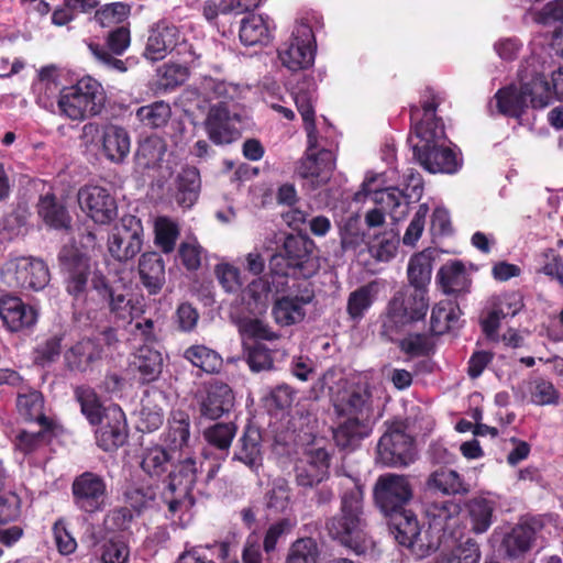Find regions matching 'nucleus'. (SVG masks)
I'll return each mask as SVG.
<instances>
[{"instance_id":"nucleus-56","label":"nucleus","mask_w":563,"mask_h":563,"mask_svg":"<svg viewBox=\"0 0 563 563\" xmlns=\"http://www.w3.org/2000/svg\"><path fill=\"white\" fill-rule=\"evenodd\" d=\"M189 417L185 412H176L169 421V430L166 441L174 448H183L187 444L190 435Z\"/></svg>"},{"instance_id":"nucleus-48","label":"nucleus","mask_w":563,"mask_h":563,"mask_svg":"<svg viewBox=\"0 0 563 563\" xmlns=\"http://www.w3.org/2000/svg\"><path fill=\"white\" fill-rule=\"evenodd\" d=\"M374 181L375 178L371 177L363 183L364 192L366 195L373 194L374 202L377 203L385 212L393 214L396 208L400 206L401 198L406 197L405 192L397 187H388L384 189L374 188Z\"/></svg>"},{"instance_id":"nucleus-26","label":"nucleus","mask_w":563,"mask_h":563,"mask_svg":"<svg viewBox=\"0 0 563 563\" xmlns=\"http://www.w3.org/2000/svg\"><path fill=\"white\" fill-rule=\"evenodd\" d=\"M38 427L40 430L36 432L19 429L12 440L14 450L27 455L47 445L53 437L58 435V424H38Z\"/></svg>"},{"instance_id":"nucleus-39","label":"nucleus","mask_w":563,"mask_h":563,"mask_svg":"<svg viewBox=\"0 0 563 563\" xmlns=\"http://www.w3.org/2000/svg\"><path fill=\"white\" fill-rule=\"evenodd\" d=\"M366 417H351L344 421L335 431V443L343 448H354L361 439L368 434Z\"/></svg>"},{"instance_id":"nucleus-44","label":"nucleus","mask_w":563,"mask_h":563,"mask_svg":"<svg viewBox=\"0 0 563 563\" xmlns=\"http://www.w3.org/2000/svg\"><path fill=\"white\" fill-rule=\"evenodd\" d=\"M240 40L246 46L266 44L269 41V29L261 15L244 18L240 27Z\"/></svg>"},{"instance_id":"nucleus-64","label":"nucleus","mask_w":563,"mask_h":563,"mask_svg":"<svg viewBox=\"0 0 563 563\" xmlns=\"http://www.w3.org/2000/svg\"><path fill=\"white\" fill-rule=\"evenodd\" d=\"M439 545V538L428 529L423 532L420 530L419 534L413 538L412 543L408 544L407 548L410 549L417 558L421 559L434 552Z\"/></svg>"},{"instance_id":"nucleus-35","label":"nucleus","mask_w":563,"mask_h":563,"mask_svg":"<svg viewBox=\"0 0 563 563\" xmlns=\"http://www.w3.org/2000/svg\"><path fill=\"white\" fill-rule=\"evenodd\" d=\"M471 530L481 534L493 523L494 503L483 497H474L466 504Z\"/></svg>"},{"instance_id":"nucleus-43","label":"nucleus","mask_w":563,"mask_h":563,"mask_svg":"<svg viewBox=\"0 0 563 563\" xmlns=\"http://www.w3.org/2000/svg\"><path fill=\"white\" fill-rule=\"evenodd\" d=\"M136 119L147 129L164 128L172 117L169 103L161 100L140 107L135 112Z\"/></svg>"},{"instance_id":"nucleus-51","label":"nucleus","mask_w":563,"mask_h":563,"mask_svg":"<svg viewBox=\"0 0 563 563\" xmlns=\"http://www.w3.org/2000/svg\"><path fill=\"white\" fill-rule=\"evenodd\" d=\"M481 550L478 543L467 538L453 549L441 554V563H478Z\"/></svg>"},{"instance_id":"nucleus-36","label":"nucleus","mask_w":563,"mask_h":563,"mask_svg":"<svg viewBox=\"0 0 563 563\" xmlns=\"http://www.w3.org/2000/svg\"><path fill=\"white\" fill-rule=\"evenodd\" d=\"M536 530L531 525H517L503 540V549L510 558H517L530 550Z\"/></svg>"},{"instance_id":"nucleus-57","label":"nucleus","mask_w":563,"mask_h":563,"mask_svg":"<svg viewBox=\"0 0 563 563\" xmlns=\"http://www.w3.org/2000/svg\"><path fill=\"white\" fill-rule=\"evenodd\" d=\"M266 506L276 514L286 512L290 507V489L284 479L274 482L266 494Z\"/></svg>"},{"instance_id":"nucleus-54","label":"nucleus","mask_w":563,"mask_h":563,"mask_svg":"<svg viewBox=\"0 0 563 563\" xmlns=\"http://www.w3.org/2000/svg\"><path fill=\"white\" fill-rule=\"evenodd\" d=\"M236 427L232 422L216 423L203 431L205 440L219 450H228L235 435Z\"/></svg>"},{"instance_id":"nucleus-7","label":"nucleus","mask_w":563,"mask_h":563,"mask_svg":"<svg viewBox=\"0 0 563 563\" xmlns=\"http://www.w3.org/2000/svg\"><path fill=\"white\" fill-rule=\"evenodd\" d=\"M143 227L133 216H124L111 229L108 236V251L119 262L134 258L142 250Z\"/></svg>"},{"instance_id":"nucleus-15","label":"nucleus","mask_w":563,"mask_h":563,"mask_svg":"<svg viewBox=\"0 0 563 563\" xmlns=\"http://www.w3.org/2000/svg\"><path fill=\"white\" fill-rule=\"evenodd\" d=\"M201 416L208 419H219L229 412L234 405V396L225 383L210 380L203 383L195 394Z\"/></svg>"},{"instance_id":"nucleus-3","label":"nucleus","mask_w":563,"mask_h":563,"mask_svg":"<svg viewBox=\"0 0 563 563\" xmlns=\"http://www.w3.org/2000/svg\"><path fill=\"white\" fill-rule=\"evenodd\" d=\"M427 290L405 287L389 300L382 324V334L393 340L407 324L422 319L429 307Z\"/></svg>"},{"instance_id":"nucleus-61","label":"nucleus","mask_w":563,"mask_h":563,"mask_svg":"<svg viewBox=\"0 0 563 563\" xmlns=\"http://www.w3.org/2000/svg\"><path fill=\"white\" fill-rule=\"evenodd\" d=\"M22 500L14 492L0 493V525L15 521L21 516Z\"/></svg>"},{"instance_id":"nucleus-18","label":"nucleus","mask_w":563,"mask_h":563,"mask_svg":"<svg viewBox=\"0 0 563 563\" xmlns=\"http://www.w3.org/2000/svg\"><path fill=\"white\" fill-rule=\"evenodd\" d=\"M240 118L231 114L223 103L211 106L205 121L209 139L216 144H229L240 137Z\"/></svg>"},{"instance_id":"nucleus-28","label":"nucleus","mask_w":563,"mask_h":563,"mask_svg":"<svg viewBox=\"0 0 563 563\" xmlns=\"http://www.w3.org/2000/svg\"><path fill=\"white\" fill-rule=\"evenodd\" d=\"M163 364L162 353L148 344L140 346L133 360V366L143 383L156 380L162 373Z\"/></svg>"},{"instance_id":"nucleus-60","label":"nucleus","mask_w":563,"mask_h":563,"mask_svg":"<svg viewBox=\"0 0 563 563\" xmlns=\"http://www.w3.org/2000/svg\"><path fill=\"white\" fill-rule=\"evenodd\" d=\"M245 360L251 371L254 373L269 371L274 365L271 351L262 344L247 347Z\"/></svg>"},{"instance_id":"nucleus-20","label":"nucleus","mask_w":563,"mask_h":563,"mask_svg":"<svg viewBox=\"0 0 563 563\" xmlns=\"http://www.w3.org/2000/svg\"><path fill=\"white\" fill-rule=\"evenodd\" d=\"M104 420L97 432V443L104 451L117 450L128 437L124 412L118 406H111L106 409Z\"/></svg>"},{"instance_id":"nucleus-2","label":"nucleus","mask_w":563,"mask_h":563,"mask_svg":"<svg viewBox=\"0 0 563 563\" xmlns=\"http://www.w3.org/2000/svg\"><path fill=\"white\" fill-rule=\"evenodd\" d=\"M81 245L85 249L84 252L73 253V286L75 289L82 290L87 282L90 280L92 288L109 300L111 312L123 320L131 318L133 310L131 299L123 294H115L106 283L104 276L98 272L96 262L91 260L89 251L95 250L96 235L88 232L84 236Z\"/></svg>"},{"instance_id":"nucleus-59","label":"nucleus","mask_w":563,"mask_h":563,"mask_svg":"<svg viewBox=\"0 0 563 563\" xmlns=\"http://www.w3.org/2000/svg\"><path fill=\"white\" fill-rule=\"evenodd\" d=\"M371 391L366 385L356 386L346 399V410L356 417L368 418Z\"/></svg>"},{"instance_id":"nucleus-5","label":"nucleus","mask_w":563,"mask_h":563,"mask_svg":"<svg viewBox=\"0 0 563 563\" xmlns=\"http://www.w3.org/2000/svg\"><path fill=\"white\" fill-rule=\"evenodd\" d=\"M2 274L9 277V285L21 290L40 291L49 283L47 265L34 257H15L8 260Z\"/></svg>"},{"instance_id":"nucleus-41","label":"nucleus","mask_w":563,"mask_h":563,"mask_svg":"<svg viewBox=\"0 0 563 563\" xmlns=\"http://www.w3.org/2000/svg\"><path fill=\"white\" fill-rule=\"evenodd\" d=\"M284 254H275L272 256L271 265L277 266L285 258L288 266L302 268L309 258L306 242L294 235H286L283 244Z\"/></svg>"},{"instance_id":"nucleus-46","label":"nucleus","mask_w":563,"mask_h":563,"mask_svg":"<svg viewBox=\"0 0 563 563\" xmlns=\"http://www.w3.org/2000/svg\"><path fill=\"white\" fill-rule=\"evenodd\" d=\"M432 272V255L429 250H424L413 255L408 265V279L410 286L426 289L430 283Z\"/></svg>"},{"instance_id":"nucleus-63","label":"nucleus","mask_w":563,"mask_h":563,"mask_svg":"<svg viewBox=\"0 0 563 563\" xmlns=\"http://www.w3.org/2000/svg\"><path fill=\"white\" fill-rule=\"evenodd\" d=\"M429 212V207L422 203L418 207L413 218L411 219L402 238V243L407 246H415L420 239L426 224V218Z\"/></svg>"},{"instance_id":"nucleus-29","label":"nucleus","mask_w":563,"mask_h":563,"mask_svg":"<svg viewBox=\"0 0 563 563\" xmlns=\"http://www.w3.org/2000/svg\"><path fill=\"white\" fill-rule=\"evenodd\" d=\"M139 273L143 285L152 294L158 292L165 283V264L156 253H145L141 256Z\"/></svg>"},{"instance_id":"nucleus-32","label":"nucleus","mask_w":563,"mask_h":563,"mask_svg":"<svg viewBox=\"0 0 563 563\" xmlns=\"http://www.w3.org/2000/svg\"><path fill=\"white\" fill-rule=\"evenodd\" d=\"M427 486L429 489L444 495L467 494L470 487L460 474L451 468L441 467L430 474Z\"/></svg>"},{"instance_id":"nucleus-22","label":"nucleus","mask_w":563,"mask_h":563,"mask_svg":"<svg viewBox=\"0 0 563 563\" xmlns=\"http://www.w3.org/2000/svg\"><path fill=\"white\" fill-rule=\"evenodd\" d=\"M16 395V411L19 417L29 423L58 424L54 419L45 415V398L34 388L21 385Z\"/></svg>"},{"instance_id":"nucleus-47","label":"nucleus","mask_w":563,"mask_h":563,"mask_svg":"<svg viewBox=\"0 0 563 563\" xmlns=\"http://www.w3.org/2000/svg\"><path fill=\"white\" fill-rule=\"evenodd\" d=\"M65 335V332H56L40 342L33 350L34 364L45 367L56 362L62 354Z\"/></svg>"},{"instance_id":"nucleus-55","label":"nucleus","mask_w":563,"mask_h":563,"mask_svg":"<svg viewBox=\"0 0 563 563\" xmlns=\"http://www.w3.org/2000/svg\"><path fill=\"white\" fill-rule=\"evenodd\" d=\"M131 13V7L123 2H113L104 4L95 13V20L101 26H109L111 24H119L126 20Z\"/></svg>"},{"instance_id":"nucleus-13","label":"nucleus","mask_w":563,"mask_h":563,"mask_svg":"<svg viewBox=\"0 0 563 563\" xmlns=\"http://www.w3.org/2000/svg\"><path fill=\"white\" fill-rule=\"evenodd\" d=\"M0 319L9 332H26L35 327L38 312L19 296L3 292L0 296Z\"/></svg>"},{"instance_id":"nucleus-12","label":"nucleus","mask_w":563,"mask_h":563,"mask_svg":"<svg viewBox=\"0 0 563 563\" xmlns=\"http://www.w3.org/2000/svg\"><path fill=\"white\" fill-rule=\"evenodd\" d=\"M412 488L405 475L385 474L378 477L374 487V498L386 516L400 512L411 499Z\"/></svg>"},{"instance_id":"nucleus-40","label":"nucleus","mask_w":563,"mask_h":563,"mask_svg":"<svg viewBox=\"0 0 563 563\" xmlns=\"http://www.w3.org/2000/svg\"><path fill=\"white\" fill-rule=\"evenodd\" d=\"M175 466L170 454L163 446L147 448L142 455L141 467L151 477H161L167 472L169 474Z\"/></svg>"},{"instance_id":"nucleus-30","label":"nucleus","mask_w":563,"mask_h":563,"mask_svg":"<svg viewBox=\"0 0 563 563\" xmlns=\"http://www.w3.org/2000/svg\"><path fill=\"white\" fill-rule=\"evenodd\" d=\"M37 213L44 223L54 229H68L69 216L65 205L60 203L54 194L40 197Z\"/></svg>"},{"instance_id":"nucleus-11","label":"nucleus","mask_w":563,"mask_h":563,"mask_svg":"<svg viewBox=\"0 0 563 563\" xmlns=\"http://www.w3.org/2000/svg\"><path fill=\"white\" fill-rule=\"evenodd\" d=\"M40 81L44 86L37 97V104L47 111L65 118L70 117V87L62 81V73L51 65L40 70Z\"/></svg>"},{"instance_id":"nucleus-1","label":"nucleus","mask_w":563,"mask_h":563,"mask_svg":"<svg viewBox=\"0 0 563 563\" xmlns=\"http://www.w3.org/2000/svg\"><path fill=\"white\" fill-rule=\"evenodd\" d=\"M341 486L344 490L340 497V510L327 521L325 528L342 545L364 553L372 545V540L367 533L363 487L352 477H345Z\"/></svg>"},{"instance_id":"nucleus-62","label":"nucleus","mask_w":563,"mask_h":563,"mask_svg":"<svg viewBox=\"0 0 563 563\" xmlns=\"http://www.w3.org/2000/svg\"><path fill=\"white\" fill-rule=\"evenodd\" d=\"M178 256L186 269L197 271L201 266L203 249L196 240L185 241L178 247Z\"/></svg>"},{"instance_id":"nucleus-17","label":"nucleus","mask_w":563,"mask_h":563,"mask_svg":"<svg viewBox=\"0 0 563 563\" xmlns=\"http://www.w3.org/2000/svg\"><path fill=\"white\" fill-rule=\"evenodd\" d=\"M73 495L79 508L93 512L104 505L107 485L102 476L85 472L73 482Z\"/></svg>"},{"instance_id":"nucleus-24","label":"nucleus","mask_w":563,"mask_h":563,"mask_svg":"<svg viewBox=\"0 0 563 563\" xmlns=\"http://www.w3.org/2000/svg\"><path fill=\"white\" fill-rule=\"evenodd\" d=\"M178 29L166 22H157L150 31L144 56L153 62L163 59L177 44Z\"/></svg>"},{"instance_id":"nucleus-53","label":"nucleus","mask_w":563,"mask_h":563,"mask_svg":"<svg viewBox=\"0 0 563 563\" xmlns=\"http://www.w3.org/2000/svg\"><path fill=\"white\" fill-rule=\"evenodd\" d=\"M77 400L80 404L82 415L91 424L102 422L104 412L99 398L93 389L80 387L76 391Z\"/></svg>"},{"instance_id":"nucleus-25","label":"nucleus","mask_w":563,"mask_h":563,"mask_svg":"<svg viewBox=\"0 0 563 563\" xmlns=\"http://www.w3.org/2000/svg\"><path fill=\"white\" fill-rule=\"evenodd\" d=\"M101 145L104 156L113 163H122L130 153L131 139L128 131L115 124L102 129Z\"/></svg>"},{"instance_id":"nucleus-23","label":"nucleus","mask_w":563,"mask_h":563,"mask_svg":"<svg viewBox=\"0 0 563 563\" xmlns=\"http://www.w3.org/2000/svg\"><path fill=\"white\" fill-rule=\"evenodd\" d=\"M313 299V294L306 290L302 295H287L278 298L273 307V316L282 327L301 322L306 317L305 307Z\"/></svg>"},{"instance_id":"nucleus-21","label":"nucleus","mask_w":563,"mask_h":563,"mask_svg":"<svg viewBox=\"0 0 563 563\" xmlns=\"http://www.w3.org/2000/svg\"><path fill=\"white\" fill-rule=\"evenodd\" d=\"M437 106L434 99L426 101L422 104V118H420V110L417 107L411 108V121L415 122V131L423 142L422 145L442 143L445 137L443 124L434 114Z\"/></svg>"},{"instance_id":"nucleus-8","label":"nucleus","mask_w":563,"mask_h":563,"mask_svg":"<svg viewBox=\"0 0 563 563\" xmlns=\"http://www.w3.org/2000/svg\"><path fill=\"white\" fill-rule=\"evenodd\" d=\"M413 441L400 422L391 424L377 444V460L385 466H407L415 461Z\"/></svg>"},{"instance_id":"nucleus-37","label":"nucleus","mask_w":563,"mask_h":563,"mask_svg":"<svg viewBox=\"0 0 563 563\" xmlns=\"http://www.w3.org/2000/svg\"><path fill=\"white\" fill-rule=\"evenodd\" d=\"M378 292L377 282L358 287L349 295L346 312L352 320H361L371 308Z\"/></svg>"},{"instance_id":"nucleus-27","label":"nucleus","mask_w":563,"mask_h":563,"mask_svg":"<svg viewBox=\"0 0 563 563\" xmlns=\"http://www.w3.org/2000/svg\"><path fill=\"white\" fill-rule=\"evenodd\" d=\"M234 460H238L249 466L251 470H256L262 465V434L255 427H247L239 440Z\"/></svg>"},{"instance_id":"nucleus-52","label":"nucleus","mask_w":563,"mask_h":563,"mask_svg":"<svg viewBox=\"0 0 563 563\" xmlns=\"http://www.w3.org/2000/svg\"><path fill=\"white\" fill-rule=\"evenodd\" d=\"M399 239L391 232L375 236L368 244V252L378 262H389L396 256Z\"/></svg>"},{"instance_id":"nucleus-10","label":"nucleus","mask_w":563,"mask_h":563,"mask_svg":"<svg viewBox=\"0 0 563 563\" xmlns=\"http://www.w3.org/2000/svg\"><path fill=\"white\" fill-rule=\"evenodd\" d=\"M314 35L307 23L295 26L290 40L278 51L282 64L291 71L310 67L314 58Z\"/></svg>"},{"instance_id":"nucleus-49","label":"nucleus","mask_w":563,"mask_h":563,"mask_svg":"<svg viewBox=\"0 0 563 563\" xmlns=\"http://www.w3.org/2000/svg\"><path fill=\"white\" fill-rule=\"evenodd\" d=\"M460 309L451 301H441L435 305L431 312V331L437 334H443L452 329L459 320Z\"/></svg>"},{"instance_id":"nucleus-38","label":"nucleus","mask_w":563,"mask_h":563,"mask_svg":"<svg viewBox=\"0 0 563 563\" xmlns=\"http://www.w3.org/2000/svg\"><path fill=\"white\" fill-rule=\"evenodd\" d=\"M166 152L165 141L156 135L148 136L140 142L135 153V164L141 169L156 167Z\"/></svg>"},{"instance_id":"nucleus-33","label":"nucleus","mask_w":563,"mask_h":563,"mask_svg":"<svg viewBox=\"0 0 563 563\" xmlns=\"http://www.w3.org/2000/svg\"><path fill=\"white\" fill-rule=\"evenodd\" d=\"M390 517L389 530L395 540L402 547L412 543L413 538L419 534L420 526L417 517L409 510L396 512Z\"/></svg>"},{"instance_id":"nucleus-14","label":"nucleus","mask_w":563,"mask_h":563,"mask_svg":"<svg viewBox=\"0 0 563 563\" xmlns=\"http://www.w3.org/2000/svg\"><path fill=\"white\" fill-rule=\"evenodd\" d=\"M81 210L96 223L108 224L118 216V206L110 191L100 186H86L78 191Z\"/></svg>"},{"instance_id":"nucleus-31","label":"nucleus","mask_w":563,"mask_h":563,"mask_svg":"<svg viewBox=\"0 0 563 563\" xmlns=\"http://www.w3.org/2000/svg\"><path fill=\"white\" fill-rule=\"evenodd\" d=\"M200 175L197 168H184L177 176L175 200L183 208H190L198 199Z\"/></svg>"},{"instance_id":"nucleus-4","label":"nucleus","mask_w":563,"mask_h":563,"mask_svg":"<svg viewBox=\"0 0 563 563\" xmlns=\"http://www.w3.org/2000/svg\"><path fill=\"white\" fill-rule=\"evenodd\" d=\"M495 99L500 113L520 118L529 106L534 109L549 106L551 101V87L544 76L537 75L519 88L508 86L499 89L495 95Z\"/></svg>"},{"instance_id":"nucleus-58","label":"nucleus","mask_w":563,"mask_h":563,"mask_svg":"<svg viewBox=\"0 0 563 563\" xmlns=\"http://www.w3.org/2000/svg\"><path fill=\"white\" fill-rule=\"evenodd\" d=\"M294 100L297 106L299 113L302 117V120L306 125V130L308 133V140L310 142L313 137H316V126H314V110L312 107V93L309 91L298 90L294 95Z\"/></svg>"},{"instance_id":"nucleus-50","label":"nucleus","mask_w":563,"mask_h":563,"mask_svg":"<svg viewBox=\"0 0 563 563\" xmlns=\"http://www.w3.org/2000/svg\"><path fill=\"white\" fill-rule=\"evenodd\" d=\"M320 550L312 538L296 540L289 548L285 563H318Z\"/></svg>"},{"instance_id":"nucleus-19","label":"nucleus","mask_w":563,"mask_h":563,"mask_svg":"<svg viewBox=\"0 0 563 563\" xmlns=\"http://www.w3.org/2000/svg\"><path fill=\"white\" fill-rule=\"evenodd\" d=\"M413 151L419 163L430 173L453 174L459 168L455 153L445 147L443 142L432 145H416Z\"/></svg>"},{"instance_id":"nucleus-9","label":"nucleus","mask_w":563,"mask_h":563,"mask_svg":"<svg viewBox=\"0 0 563 563\" xmlns=\"http://www.w3.org/2000/svg\"><path fill=\"white\" fill-rule=\"evenodd\" d=\"M197 462L187 457L176 464L167 476L163 497L172 514L178 511L187 501L191 504L190 494L197 481Z\"/></svg>"},{"instance_id":"nucleus-16","label":"nucleus","mask_w":563,"mask_h":563,"mask_svg":"<svg viewBox=\"0 0 563 563\" xmlns=\"http://www.w3.org/2000/svg\"><path fill=\"white\" fill-rule=\"evenodd\" d=\"M101 85L90 76H85L73 86V120L98 114L104 104Z\"/></svg>"},{"instance_id":"nucleus-34","label":"nucleus","mask_w":563,"mask_h":563,"mask_svg":"<svg viewBox=\"0 0 563 563\" xmlns=\"http://www.w3.org/2000/svg\"><path fill=\"white\" fill-rule=\"evenodd\" d=\"M438 280L445 294H457L467 290L470 279L461 262L443 265L438 272Z\"/></svg>"},{"instance_id":"nucleus-6","label":"nucleus","mask_w":563,"mask_h":563,"mask_svg":"<svg viewBox=\"0 0 563 563\" xmlns=\"http://www.w3.org/2000/svg\"><path fill=\"white\" fill-rule=\"evenodd\" d=\"M308 142V148L305 156L299 159L296 173L303 180L305 187L316 190L331 179L335 167V157L330 150L316 151V137Z\"/></svg>"},{"instance_id":"nucleus-45","label":"nucleus","mask_w":563,"mask_h":563,"mask_svg":"<svg viewBox=\"0 0 563 563\" xmlns=\"http://www.w3.org/2000/svg\"><path fill=\"white\" fill-rule=\"evenodd\" d=\"M154 243L165 254L174 252L180 235L179 224L168 217H158L154 222Z\"/></svg>"},{"instance_id":"nucleus-42","label":"nucleus","mask_w":563,"mask_h":563,"mask_svg":"<svg viewBox=\"0 0 563 563\" xmlns=\"http://www.w3.org/2000/svg\"><path fill=\"white\" fill-rule=\"evenodd\" d=\"M184 357L194 366L201 368L208 374L220 372L223 364L221 355L206 345L188 347L184 353Z\"/></svg>"}]
</instances>
